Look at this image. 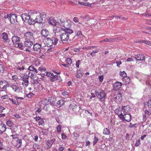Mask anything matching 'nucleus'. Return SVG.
<instances>
[{
	"instance_id": "79ce46f5",
	"label": "nucleus",
	"mask_w": 151,
	"mask_h": 151,
	"mask_svg": "<svg viewBox=\"0 0 151 151\" xmlns=\"http://www.w3.org/2000/svg\"><path fill=\"white\" fill-rule=\"evenodd\" d=\"M98 47L97 46H87V47H83L82 48L83 49H86L87 50H91L93 49V48H96Z\"/></svg>"
},
{
	"instance_id": "7ed1b4c3",
	"label": "nucleus",
	"mask_w": 151,
	"mask_h": 151,
	"mask_svg": "<svg viewBox=\"0 0 151 151\" xmlns=\"http://www.w3.org/2000/svg\"><path fill=\"white\" fill-rule=\"evenodd\" d=\"M65 23L63 22H61L60 24V25L62 27L61 28V30L65 32L64 33H62L60 37L61 40L63 43H65L66 41V28Z\"/></svg>"
},
{
	"instance_id": "4be33fe9",
	"label": "nucleus",
	"mask_w": 151,
	"mask_h": 151,
	"mask_svg": "<svg viewBox=\"0 0 151 151\" xmlns=\"http://www.w3.org/2000/svg\"><path fill=\"white\" fill-rule=\"evenodd\" d=\"M122 111L124 113H127L129 112L130 108L129 105L122 106Z\"/></svg>"
},
{
	"instance_id": "72a5a7b5",
	"label": "nucleus",
	"mask_w": 151,
	"mask_h": 151,
	"mask_svg": "<svg viewBox=\"0 0 151 151\" xmlns=\"http://www.w3.org/2000/svg\"><path fill=\"white\" fill-rule=\"evenodd\" d=\"M103 133L104 134L109 135L110 134V131L109 129L105 128L104 129Z\"/></svg>"
},
{
	"instance_id": "412c9836",
	"label": "nucleus",
	"mask_w": 151,
	"mask_h": 151,
	"mask_svg": "<svg viewBox=\"0 0 151 151\" xmlns=\"http://www.w3.org/2000/svg\"><path fill=\"white\" fill-rule=\"evenodd\" d=\"M61 28L60 27L57 26H54L53 27V32L55 34V36H58V34L59 33Z\"/></svg>"
},
{
	"instance_id": "bf43d9fd",
	"label": "nucleus",
	"mask_w": 151,
	"mask_h": 151,
	"mask_svg": "<svg viewBox=\"0 0 151 151\" xmlns=\"http://www.w3.org/2000/svg\"><path fill=\"white\" fill-rule=\"evenodd\" d=\"M98 78L99 79L101 83L102 82L104 79V76L103 75L99 76Z\"/></svg>"
},
{
	"instance_id": "a19ab883",
	"label": "nucleus",
	"mask_w": 151,
	"mask_h": 151,
	"mask_svg": "<svg viewBox=\"0 0 151 151\" xmlns=\"http://www.w3.org/2000/svg\"><path fill=\"white\" fill-rule=\"evenodd\" d=\"M12 79L16 82L17 84V83L19 81L20 79H19L17 76V75H14L12 76Z\"/></svg>"
},
{
	"instance_id": "e433bc0d",
	"label": "nucleus",
	"mask_w": 151,
	"mask_h": 151,
	"mask_svg": "<svg viewBox=\"0 0 151 151\" xmlns=\"http://www.w3.org/2000/svg\"><path fill=\"white\" fill-rule=\"evenodd\" d=\"M10 17V14H5L4 15V17L3 18V19H4L5 21H9Z\"/></svg>"
},
{
	"instance_id": "09e8293b",
	"label": "nucleus",
	"mask_w": 151,
	"mask_h": 151,
	"mask_svg": "<svg viewBox=\"0 0 151 151\" xmlns=\"http://www.w3.org/2000/svg\"><path fill=\"white\" fill-rule=\"evenodd\" d=\"M73 24V22L70 19L67 20V26L70 27Z\"/></svg>"
},
{
	"instance_id": "69168bd1",
	"label": "nucleus",
	"mask_w": 151,
	"mask_h": 151,
	"mask_svg": "<svg viewBox=\"0 0 151 151\" xmlns=\"http://www.w3.org/2000/svg\"><path fill=\"white\" fill-rule=\"evenodd\" d=\"M57 36H55V38H54V42H53V44L55 45L57 43L58 41V40L57 38H56V37H57Z\"/></svg>"
},
{
	"instance_id": "9d476101",
	"label": "nucleus",
	"mask_w": 151,
	"mask_h": 151,
	"mask_svg": "<svg viewBox=\"0 0 151 151\" xmlns=\"http://www.w3.org/2000/svg\"><path fill=\"white\" fill-rule=\"evenodd\" d=\"M9 86V82L6 81H0V88L3 90H6L7 87Z\"/></svg>"
},
{
	"instance_id": "393cba45",
	"label": "nucleus",
	"mask_w": 151,
	"mask_h": 151,
	"mask_svg": "<svg viewBox=\"0 0 151 151\" xmlns=\"http://www.w3.org/2000/svg\"><path fill=\"white\" fill-rule=\"evenodd\" d=\"M39 13L36 11H30L28 12V14L31 18H32L33 16H35Z\"/></svg>"
},
{
	"instance_id": "2f4dec72",
	"label": "nucleus",
	"mask_w": 151,
	"mask_h": 151,
	"mask_svg": "<svg viewBox=\"0 0 151 151\" xmlns=\"http://www.w3.org/2000/svg\"><path fill=\"white\" fill-rule=\"evenodd\" d=\"M28 70L30 71H34L36 73H38L37 70L32 65L29 66L28 68Z\"/></svg>"
},
{
	"instance_id": "4468645a",
	"label": "nucleus",
	"mask_w": 151,
	"mask_h": 151,
	"mask_svg": "<svg viewBox=\"0 0 151 151\" xmlns=\"http://www.w3.org/2000/svg\"><path fill=\"white\" fill-rule=\"evenodd\" d=\"M45 42L46 45L48 47L52 46L53 44V40L49 38H47L45 40Z\"/></svg>"
},
{
	"instance_id": "4d7b16f0",
	"label": "nucleus",
	"mask_w": 151,
	"mask_h": 151,
	"mask_svg": "<svg viewBox=\"0 0 151 151\" xmlns=\"http://www.w3.org/2000/svg\"><path fill=\"white\" fill-rule=\"evenodd\" d=\"M80 4L84 6H91V5L90 4L88 3H85L84 2H81L80 3Z\"/></svg>"
},
{
	"instance_id": "f8f14e48",
	"label": "nucleus",
	"mask_w": 151,
	"mask_h": 151,
	"mask_svg": "<svg viewBox=\"0 0 151 151\" xmlns=\"http://www.w3.org/2000/svg\"><path fill=\"white\" fill-rule=\"evenodd\" d=\"M12 40L13 45L14 47H15L19 42L20 39L18 36H14L12 37Z\"/></svg>"
},
{
	"instance_id": "39448f33",
	"label": "nucleus",
	"mask_w": 151,
	"mask_h": 151,
	"mask_svg": "<svg viewBox=\"0 0 151 151\" xmlns=\"http://www.w3.org/2000/svg\"><path fill=\"white\" fill-rule=\"evenodd\" d=\"M22 18L24 21L25 22H27L30 24H32L33 22L34 19H33L32 21V19L28 13H24L22 14Z\"/></svg>"
},
{
	"instance_id": "a18cd8bd",
	"label": "nucleus",
	"mask_w": 151,
	"mask_h": 151,
	"mask_svg": "<svg viewBox=\"0 0 151 151\" xmlns=\"http://www.w3.org/2000/svg\"><path fill=\"white\" fill-rule=\"evenodd\" d=\"M5 70V67L3 65L0 64V73H3Z\"/></svg>"
},
{
	"instance_id": "bb28decb",
	"label": "nucleus",
	"mask_w": 151,
	"mask_h": 151,
	"mask_svg": "<svg viewBox=\"0 0 151 151\" xmlns=\"http://www.w3.org/2000/svg\"><path fill=\"white\" fill-rule=\"evenodd\" d=\"M22 145V140L18 139L16 141L15 144V146L17 148H19L21 147Z\"/></svg>"
},
{
	"instance_id": "ea45409f",
	"label": "nucleus",
	"mask_w": 151,
	"mask_h": 151,
	"mask_svg": "<svg viewBox=\"0 0 151 151\" xmlns=\"http://www.w3.org/2000/svg\"><path fill=\"white\" fill-rule=\"evenodd\" d=\"M137 42H139V43L143 42L146 44L148 45H151V42L149 41H148L142 40L138 41Z\"/></svg>"
},
{
	"instance_id": "8fccbe9b",
	"label": "nucleus",
	"mask_w": 151,
	"mask_h": 151,
	"mask_svg": "<svg viewBox=\"0 0 151 151\" xmlns=\"http://www.w3.org/2000/svg\"><path fill=\"white\" fill-rule=\"evenodd\" d=\"M119 74L120 76H122L123 78L126 77L127 76V73L124 71H123V72L120 71Z\"/></svg>"
},
{
	"instance_id": "b1692460",
	"label": "nucleus",
	"mask_w": 151,
	"mask_h": 151,
	"mask_svg": "<svg viewBox=\"0 0 151 151\" xmlns=\"http://www.w3.org/2000/svg\"><path fill=\"white\" fill-rule=\"evenodd\" d=\"M6 125L4 124H0V134L2 133L5 131L6 129Z\"/></svg>"
},
{
	"instance_id": "aec40b11",
	"label": "nucleus",
	"mask_w": 151,
	"mask_h": 151,
	"mask_svg": "<svg viewBox=\"0 0 151 151\" xmlns=\"http://www.w3.org/2000/svg\"><path fill=\"white\" fill-rule=\"evenodd\" d=\"M33 42L30 40H25L24 42L25 46L27 47H30L33 45Z\"/></svg>"
},
{
	"instance_id": "dca6fc26",
	"label": "nucleus",
	"mask_w": 151,
	"mask_h": 151,
	"mask_svg": "<svg viewBox=\"0 0 151 151\" xmlns=\"http://www.w3.org/2000/svg\"><path fill=\"white\" fill-rule=\"evenodd\" d=\"M119 40V38L118 37H110L108 38H105L104 40V41L106 42H112L116 41H117Z\"/></svg>"
},
{
	"instance_id": "f03ea898",
	"label": "nucleus",
	"mask_w": 151,
	"mask_h": 151,
	"mask_svg": "<svg viewBox=\"0 0 151 151\" xmlns=\"http://www.w3.org/2000/svg\"><path fill=\"white\" fill-rule=\"evenodd\" d=\"M95 93L96 96L101 101H104L106 96V95L104 91L100 90L99 91H95Z\"/></svg>"
},
{
	"instance_id": "603ef678",
	"label": "nucleus",
	"mask_w": 151,
	"mask_h": 151,
	"mask_svg": "<svg viewBox=\"0 0 151 151\" xmlns=\"http://www.w3.org/2000/svg\"><path fill=\"white\" fill-rule=\"evenodd\" d=\"M38 70L41 72H45L46 70V68L44 67L41 66L38 68Z\"/></svg>"
},
{
	"instance_id": "5fc2aeb1",
	"label": "nucleus",
	"mask_w": 151,
	"mask_h": 151,
	"mask_svg": "<svg viewBox=\"0 0 151 151\" xmlns=\"http://www.w3.org/2000/svg\"><path fill=\"white\" fill-rule=\"evenodd\" d=\"M8 97V95H7L6 93H5L4 94V96H1L0 99H1L2 100H4L7 99Z\"/></svg>"
},
{
	"instance_id": "f257e3e1",
	"label": "nucleus",
	"mask_w": 151,
	"mask_h": 151,
	"mask_svg": "<svg viewBox=\"0 0 151 151\" xmlns=\"http://www.w3.org/2000/svg\"><path fill=\"white\" fill-rule=\"evenodd\" d=\"M29 76L27 75L21 76L19 81L17 83V84L22 85V87L24 88L27 87L29 84Z\"/></svg>"
},
{
	"instance_id": "0eeeda50",
	"label": "nucleus",
	"mask_w": 151,
	"mask_h": 151,
	"mask_svg": "<svg viewBox=\"0 0 151 151\" xmlns=\"http://www.w3.org/2000/svg\"><path fill=\"white\" fill-rule=\"evenodd\" d=\"M34 34L31 32H27L24 34V37L25 40H32L34 39Z\"/></svg>"
},
{
	"instance_id": "473e14b6",
	"label": "nucleus",
	"mask_w": 151,
	"mask_h": 151,
	"mask_svg": "<svg viewBox=\"0 0 151 151\" xmlns=\"http://www.w3.org/2000/svg\"><path fill=\"white\" fill-rule=\"evenodd\" d=\"M76 76L78 78H81L83 76L81 71L80 69H77Z\"/></svg>"
},
{
	"instance_id": "052dcab7",
	"label": "nucleus",
	"mask_w": 151,
	"mask_h": 151,
	"mask_svg": "<svg viewBox=\"0 0 151 151\" xmlns=\"http://www.w3.org/2000/svg\"><path fill=\"white\" fill-rule=\"evenodd\" d=\"M39 125L43 124L44 123V122L43 119L40 118L38 121Z\"/></svg>"
},
{
	"instance_id": "a211bd4d",
	"label": "nucleus",
	"mask_w": 151,
	"mask_h": 151,
	"mask_svg": "<svg viewBox=\"0 0 151 151\" xmlns=\"http://www.w3.org/2000/svg\"><path fill=\"white\" fill-rule=\"evenodd\" d=\"M122 108H121L120 107L114 110L115 113L118 115L120 118L121 116H122L123 115V113L122 112Z\"/></svg>"
},
{
	"instance_id": "f3484780",
	"label": "nucleus",
	"mask_w": 151,
	"mask_h": 151,
	"mask_svg": "<svg viewBox=\"0 0 151 151\" xmlns=\"http://www.w3.org/2000/svg\"><path fill=\"white\" fill-rule=\"evenodd\" d=\"M53 142L52 140H47L45 143V145L44 146V148L47 149L50 148L52 146Z\"/></svg>"
},
{
	"instance_id": "2eb2a0df",
	"label": "nucleus",
	"mask_w": 151,
	"mask_h": 151,
	"mask_svg": "<svg viewBox=\"0 0 151 151\" xmlns=\"http://www.w3.org/2000/svg\"><path fill=\"white\" fill-rule=\"evenodd\" d=\"M122 84V83L121 82L119 81L115 82L113 85L114 90L115 91L118 90L121 88Z\"/></svg>"
},
{
	"instance_id": "9b49d317",
	"label": "nucleus",
	"mask_w": 151,
	"mask_h": 151,
	"mask_svg": "<svg viewBox=\"0 0 151 151\" xmlns=\"http://www.w3.org/2000/svg\"><path fill=\"white\" fill-rule=\"evenodd\" d=\"M17 16L15 14H10V17L9 19L11 23L14 24L17 22Z\"/></svg>"
},
{
	"instance_id": "37998d69",
	"label": "nucleus",
	"mask_w": 151,
	"mask_h": 151,
	"mask_svg": "<svg viewBox=\"0 0 151 151\" xmlns=\"http://www.w3.org/2000/svg\"><path fill=\"white\" fill-rule=\"evenodd\" d=\"M15 47H18L20 50H23L24 48V46L23 44L22 43H19V42Z\"/></svg>"
},
{
	"instance_id": "c03bdc74",
	"label": "nucleus",
	"mask_w": 151,
	"mask_h": 151,
	"mask_svg": "<svg viewBox=\"0 0 151 151\" xmlns=\"http://www.w3.org/2000/svg\"><path fill=\"white\" fill-rule=\"evenodd\" d=\"M28 75V76H29V77H30L32 79L36 77V74L35 73L29 72Z\"/></svg>"
},
{
	"instance_id": "774afa93",
	"label": "nucleus",
	"mask_w": 151,
	"mask_h": 151,
	"mask_svg": "<svg viewBox=\"0 0 151 151\" xmlns=\"http://www.w3.org/2000/svg\"><path fill=\"white\" fill-rule=\"evenodd\" d=\"M76 36L79 37H80L81 36H83V35L81 31H78L77 32V33H76Z\"/></svg>"
},
{
	"instance_id": "de8ad7c7",
	"label": "nucleus",
	"mask_w": 151,
	"mask_h": 151,
	"mask_svg": "<svg viewBox=\"0 0 151 151\" xmlns=\"http://www.w3.org/2000/svg\"><path fill=\"white\" fill-rule=\"evenodd\" d=\"M99 140V138L95 136L93 141V145H95Z\"/></svg>"
},
{
	"instance_id": "a878e982",
	"label": "nucleus",
	"mask_w": 151,
	"mask_h": 151,
	"mask_svg": "<svg viewBox=\"0 0 151 151\" xmlns=\"http://www.w3.org/2000/svg\"><path fill=\"white\" fill-rule=\"evenodd\" d=\"M122 81L123 83H124V84L125 85H127L130 83V78L129 77L126 76L123 78Z\"/></svg>"
},
{
	"instance_id": "5701e85b",
	"label": "nucleus",
	"mask_w": 151,
	"mask_h": 151,
	"mask_svg": "<svg viewBox=\"0 0 151 151\" xmlns=\"http://www.w3.org/2000/svg\"><path fill=\"white\" fill-rule=\"evenodd\" d=\"M135 58L137 60L145 61V56L141 54H139L137 55V57H135Z\"/></svg>"
},
{
	"instance_id": "cd10ccee",
	"label": "nucleus",
	"mask_w": 151,
	"mask_h": 151,
	"mask_svg": "<svg viewBox=\"0 0 151 151\" xmlns=\"http://www.w3.org/2000/svg\"><path fill=\"white\" fill-rule=\"evenodd\" d=\"M48 23L52 25H55L56 24V21L55 19L52 18H50L48 20Z\"/></svg>"
},
{
	"instance_id": "1a4fd4ad",
	"label": "nucleus",
	"mask_w": 151,
	"mask_h": 151,
	"mask_svg": "<svg viewBox=\"0 0 151 151\" xmlns=\"http://www.w3.org/2000/svg\"><path fill=\"white\" fill-rule=\"evenodd\" d=\"M68 108L69 112L73 113H75L78 109L77 106L74 103L70 104Z\"/></svg>"
},
{
	"instance_id": "6ab92c4d",
	"label": "nucleus",
	"mask_w": 151,
	"mask_h": 151,
	"mask_svg": "<svg viewBox=\"0 0 151 151\" xmlns=\"http://www.w3.org/2000/svg\"><path fill=\"white\" fill-rule=\"evenodd\" d=\"M41 33L42 36L44 37H46L49 35L48 31L46 29H44L42 30Z\"/></svg>"
},
{
	"instance_id": "6e6d98bb",
	"label": "nucleus",
	"mask_w": 151,
	"mask_h": 151,
	"mask_svg": "<svg viewBox=\"0 0 151 151\" xmlns=\"http://www.w3.org/2000/svg\"><path fill=\"white\" fill-rule=\"evenodd\" d=\"M53 73L50 72H47L46 73V76L50 77V78L52 77Z\"/></svg>"
},
{
	"instance_id": "e2e57ef3",
	"label": "nucleus",
	"mask_w": 151,
	"mask_h": 151,
	"mask_svg": "<svg viewBox=\"0 0 151 151\" xmlns=\"http://www.w3.org/2000/svg\"><path fill=\"white\" fill-rule=\"evenodd\" d=\"M6 124L9 127H11L12 124V122L10 121H7Z\"/></svg>"
},
{
	"instance_id": "58836bf2",
	"label": "nucleus",
	"mask_w": 151,
	"mask_h": 151,
	"mask_svg": "<svg viewBox=\"0 0 151 151\" xmlns=\"http://www.w3.org/2000/svg\"><path fill=\"white\" fill-rule=\"evenodd\" d=\"M2 37L5 42L8 40V36L6 33L4 32L2 34Z\"/></svg>"
},
{
	"instance_id": "0e129e2a",
	"label": "nucleus",
	"mask_w": 151,
	"mask_h": 151,
	"mask_svg": "<svg viewBox=\"0 0 151 151\" xmlns=\"http://www.w3.org/2000/svg\"><path fill=\"white\" fill-rule=\"evenodd\" d=\"M147 106L150 108H151V99L148 101L147 103Z\"/></svg>"
},
{
	"instance_id": "7c9ffc66",
	"label": "nucleus",
	"mask_w": 151,
	"mask_h": 151,
	"mask_svg": "<svg viewBox=\"0 0 151 151\" xmlns=\"http://www.w3.org/2000/svg\"><path fill=\"white\" fill-rule=\"evenodd\" d=\"M55 99L51 97L48 98V101L50 104H54L55 103Z\"/></svg>"
},
{
	"instance_id": "423d86ee",
	"label": "nucleus",
	"mask_w": 151,
	"mask_h": 151,
	"mask_svg": "<svg viewBox=\"0 0 151 151\" xmlns=\"http://www.w3.org/2000/svg\"><path fill=\"white\" fill-rule=\"evenodd\" d=\"M41 45L38 43H36L34 45L33 49L35 51H36V53L39 54L40 56L44 55L42 52V50L41 49Z\"/></svg>"
},
{
	"instance_id": "338daca9",
	"label": "nucleus",
	"mask_w": 151,
	"mask_h": 151,
	"mask_svg": "<svg viewBox=\"0 0 151 151\" xmlns=\"http://www.w3.org/2000/svg\"><path fill=\"white\" fill-rule=\"evenodd\" d=\"M61 126L60 125H58L57 127V130L58 132H60L61 131Z\"/></svg>"
},
{
	"instance_id": "f704fd0d",
	"label": "nucleus",
	"mask_w": 151,
	"mask_h": 151,
	"mask_svg": "<svg viewBox=\"0 0 151 151\" xmlns=\"http://www.w3.org/2000/svg\"><path fill=\"white\" fill-rule=\"evenodd\" d=\"M12 90L15 92H18L19 90V88L16 85H13L11 86Z\"/></svg>"
},
{
	"instance_id": "20e7f679",
	"label": "nucleus",
	"mask_w": 151,
	"mask_h": 151,
	"mask_svg": "<svg viewBox=\"0 0 151 151\" xmlns=\"http://www.w3.org/2000/svg\"><path fill=\"white\" fill-rule=\"evenodd\" d=\"M22 97H18L17 96H11L9 98V100L11 101L12 104L16 105H19L20 104V101L19 100L23 99Z\"/></svg>"
},
{
	"instance_id": "3c124183",
	"label": "nucleus",
	"mask_w": 151,
	"mask_h": 151,
	"mask_svg": "<svg viewBox=\"0 0 151 151\" xmlns=\"http://www.w3.org/2000/svg\"><path fill=\"white\" fill-rule=\"evenodd\" d=\"M72 62L71 61V60L70 58H67V63L68 64L70 65L71 66H73V65L72 64L71 65Z\"/></svg>"
},
{
	"instance_id": "c85d7f7f",
	"label": "nucleus",
	"mask_w": 151,
	"mask_h": 151,
	"mask_svg": "<svg viewBox=\"0 0 151 151\" xmlns=\"http://www.w3.org/2000/svg\"><path fill=\"white\" fill-rule=\"evenodd\" d=\"M65 101H64L62 99L59 100L57 103L56 106L59 107H60L63 105L65 104Z\"/></svg>"
},
{
	"instance_id": "6e6552de",
	"label": "nucleus",
	"mask_w": 151,
	"mask_h": 151,
	"mask_svg": "<svg viewBox=\"0 0 151 151\" xmlns=\"http://www.w3.org/2000/svg\"><path fill=\"white\" fill-rule=\"evenodd\" d=\"M120 118L123 122L125 121L129 122L131 120V115L129 114H125L121 116Z\"/></svg>"
},
{
	"instance_id": "13d9d810",
	"label": "nucleus",
	"mask_w": 151,
	"mask_h": 151,
	"mask_svg": "<svg viewBox=\"0 0 151 151\" xmlns=\"http://www.w3.org/2000/svg\"><path fill=\"white\" fill-rule=\"evenodd\" d=\"M140 144V139H139L136 142L135 144V145L136 146H138Z\"/></svg>"
},
{
	"instance_id": "ddd939ff",
	"label": "nucleus",
	"mask_w": 151,
	"mask_h": 151,
	"mask_svg": "<svg viewBox=\"0 0 151 151\" xmlns=\"http://www.w3.org/2000/svg\"><path fill=\"white\" fill-rule=\"evenodd\" d=\"M114 99L116 102H121L122 100V94L120 92H119L118 94L114 96Z\"/></svg>"
},
{
	"instance_id": "49530a36",
	"label": "nucleus",
	"mask_w": 151,
	"mask_h": 151,
	"mask_svg": "<svg viewBox=\"0 0 151 151\" xmlns=\"http://www.w3.org/2000/svg\"><path fill=\"white\" fill-rule=\"evenodd\" d=\"M58 76L57 75H54L53 74L52 76V77L50 78V81H54L57 80Z\"/></svg>"
},
{
	"instance_id": "c756f323",
	"label": "nucleus",
	"mask_w": 151,
	"mask_h": 151,
	"mask_svg": "<svg viewBox=\"0 0 151 151\" xmlns=\"http://www.w3.org/2000/svg\"><path fill=\"white\" fill-rule=\"evenodd\" d=\"M42 19L40 16H37L35 19V21L37 23H41L42 22Z\"/></svg>"
},
{
	"instance_id": "680f3d73",
	"label": "nucleus",
	"mask_w": 151,
	"mask_h": 151,
	"mask_svg": "<svg viewBox=\"0 0 151 151\" xmlns=\"http://www.w3.org/2000/svg\"><path fill=\"white\" fill-rule=\"evenodd\" d=\"M19 136V134H12V135H10V136L12 137L13 138V139L15 138H16L18 137Z\"/></svg>"
},
{
	"instance_id": "864d4df0",
	"label": "nucleus",
	"mask_w": 151,
	"mask_h": 151,
	"mask_svg": "<svg viewBox=\"0 0 151 151\" xmlns=\"http://www.w3.org/2000/svg\"><path fill=\"white\" fill-rule=\"evenodd\" d=\"M73 32V31L72 29L67 28V34H71Z\"/></svg>"
},
{
	"instance_id": "4c0bfd02",
	"label": "nucleus",
	"mask_w": 151,
	"mask_h": 151,
	"mask_svg": "<svg viewBox=\"0 0 151 151\" xmlns=\"http://www.w3.org/2000/svg\"><path fill=\"white\" fill-rule=\"evenodd\" d=\"M26 65L25 63H22L21 64V66L19 65L17 66V69L21 71V70H23L25 69V65Z\"/></svg>"
},
{
	"instance_id": "c9c22d12",
	"label": "nucleus",
	"mask_w": 151,
	"mask_h": 151,
	"mask_svg": "<svg viewBox=\"0 0 151 151\" xmlns=\"http://www.w3.org/2000/svg\"><path fill=\"white\" fill-rule=\"evenodd\" d=\"M95 48L96 50H93V51L90 53V55L92 57H95L96 56L95 53H97L99 52V49Z\"/></svg>"
}]
</instances>
